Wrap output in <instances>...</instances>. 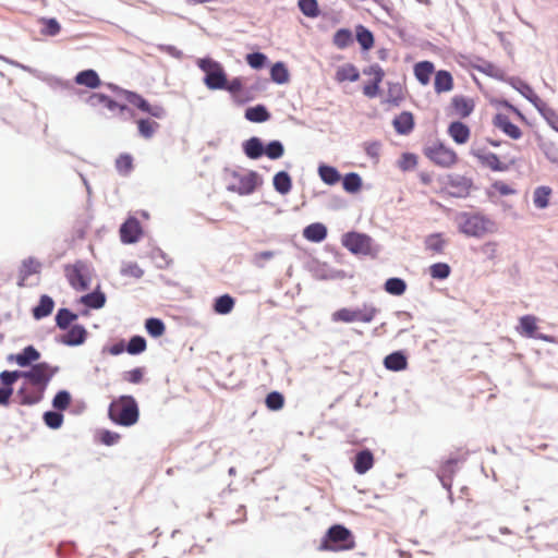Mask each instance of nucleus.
Returning <instances> with one entry per match:
<instances>
[{"instance_id": "51", "label": "nucleus", "mask_w": 558, "mask_h": 558, "mask_svg": "<svg viewBox=\"0 0 558 558\" xmlns=\"http://www.w3.org/2000/svg\"><path fill=\"white\" fill-rule=\"evenodd\" d=\"M147 348V341L143 336L134 335L126 342V352L131 355H138Z\"/></svg>"}, {"instance_id": "25", "label": "nucleus", "mask_w": 558, "mask_h": 558, "mask_svg": "<svg viewBox=\"0 0 558 558\" xmlns=\"http://www.w3.org/2000/svg\"><path fill=\"white\" fill-rule=\"evenodd\" d=\"M536 143L548 161L558 163V146L553 141L537 134Z\"/></svg>"}, {"instance_id": "19", "label": "nucleus", "mask_w": 558, "mask_h": 558, "mask_svg": "<svg viewBox=\"0 0 558 558\" xmlns=\"http://www.w3.org/2000/svg\"><path fill=\"white\" fill-rule=\"evenodd\" d=\"M392 125L397 134L409 135L415 126L414 116L410 111H402L392 120Z\"/></svg>"}, {"instance_id": "47", "label": "nucleus", "mask_w": 558, "mask_h": 558, "mask_svg": "<svg viewBox=\"0 0 558 558\" xmlns=\"http://www.w3.org/2000/svg\"><path fill=\"white\" fill-rule=\"evenodd\" d=\"M35 275V256H28L23 260L19 269L17 286L24 287L27 277Z\"/></svg>"}, {"instance_id": "43", "label": "nucleus", "mask_w": 558, "mask_h": 558, "mask_svg": "<svg viewBox=\"0 0 558 558\" xmlns=\"http://www.w3.org/2000/svg\"><path fill=\"white\" fill-rule=\"evenodd\" d=\"M160 124L147 118L137 120L138 133L142 137L149 140L154 136L155 132L159 129Z\"/></svg>"}, {"instance_id": "9", "label": "nucleus", "mask_w": 558, "mask_h": 558, "mask_svg": "<svg viewBox=\"0 0 558 558\" xmlns=\"http://www.w3.org/2000/svg\"><path fill=\"white\" fill-rule=\"evenodd\" d=\"M424 155L435 165L442 168H450L457 162L458 156L454 150L437 142L424 148Z\"/></svg>"}, {"instance_id": "15", "label": "nucleus", "mask_w": 558, "mask_h": 558, "mask_svg": "<svg viewBox=\"0 0 558 558\" xmlns=\"http://www.w3.org/2000/svg\"><path fill=\"white\" fill-rule=\"evenodd\" d=\"M9 364H16L19 367L24 368L35 364V344H28L17 353H10L7 355Z\"/></svg>"}, {"instance_id": "28", "label": "nucleus", "mask_w": 558, "mask_h": 558, "mask_svg": "<svg viewBox=\"0 0 558 558\" xmlns=\"http://www.w3.org/2000/svg\"><path fill=\"white\" fill-rule=\"evenodd\" d=\"M434 88L437 94L450 92L453 88V77L447 70H439L435 73Z\"/></svg>"}, {"instance_id": "40", "label": "nucleus", "mask_w": 558, "mask_h": 558, "mask_svg": "<svg viewBox=\"0 0 558 558\" xmlns=\"http://www.w3.org/2000/svg\"><path fill=\"white\" fill-rule=\"evenodd\" d=\"M31 385L23 383L15 393V402L20 405H34L35 404V390L29 388Z\"/></svg>"}, {"instance_id": "45", "label": "nucleus", "mask_w": 558, "mask_h": 558, "mask_svg": "<svg viewBox=\"0 0 558 558\" xmlns=\"http://www.w3.org/2000/svg\"><path fill=\"white\" fill-rule=\"evenodd\" d=\"M145 329L153 338H159L166 332V325L162 319L149 317L145 320Z\"/></svg>"}, {"instance_id": "53", "label": "nucleus", "mask_w": 558, "mask_h": 558, "mask_svg": "<svg viewBox=\"0 0 558 558\" xmlns=\"http://www.w3.org/2000/svg\"><path fill=\"white\" fill-rule=\"evenodd\" d=\"M466 458H460L458 456L449 457L439 468L437 476H454L457 473V464L460 461H464Z\"/></svg>"}, {"instance_id": "63", "label": "nucleus", "mask_w": 558, "mask_h": 558, "mask_svg": "<svg viewBox=\"0 0 558 558\" xmlns=\"http://www.w3.org/2000/svg\"><path fill=\"white\" fill-rule=\"evenodd\" d=\"M538 112L550 128L558 132V113L547 104L543 108H538Z\"/></svg>"}, {"instance_id": "18", "label": "nucleus", "mask_w": 558, "mask_h": 558, "mask_svg": "<svg viewBox=\"0 0 558 558\" xmlns=\"http://www.w3.org/2000/svg\"><path fill=\"white\" fill-rule=\"evenodd\" d=\"M243 154L252 160L264 157L265 143L258 136H251L242 143Z\"/></svg>"}, {"instance_id": "44", "label": "nucleus", "mask_w": 558, "mask_h": 558, "mask_svg": "<svg viewBox=\"0 0 558 558\" xmlns=\"http://www.w3.org/2000/svg\"><path fill=\"white\" fill-rule=\"evenodd\" d=\"M123 97L130 105L134 106L144 113H146V111L149 109L148 100L136 92L125 90L123 92Z\"/></svg>"}, {"instance_id": "3", "label": "nucleus", "mask_w": 558, "mask_h": 558, "mask_svg": "<svg viewBox=\"0 0 558 558\" xmlns=\"http://www.w3.org/2000/svg\"><path fill=\"white\" fill-rule=\"evenodd\" d=\"M355 547L354 535L343 524L331 525L323 536L318 546L324 551H344Z\"/></svg>"}, {"instance_id": "56", "label": "nucleus", "mask_w": 558, "mask_h": 558, "mask_svg": "<svg viewBox=\"0 0 558 558\" xmlns=\"http://www.w3.org/2000/svg\"><path fill=\"white\" fill-rule=\"evenodd\" d=\"M246 63L254 70H262L268 65V57L260 51L250 52L245 57Z\"/></svg>"}, {"instance_id": "12", "label": "nucleus", "mask_w": 558, "mask_h": 558, "mask_svg": "<svg viewBox=\"0 0 558 558\" xmlns=\"http://www.w3.org/2000/svg\"><path fill=\"white\" fill-rule=\"evenodd\" d=\"M508 83L518 90L526 100H529L537 110L543 108L546 102L543 101L534 92V89L523 80L515 76H509Z\"/></svg>"}, {"instance_id": "2", "label": "nucleus", "mask_w": 558, "mask_h": 558, "mask_svg": "<svg viewBox=\"0 0 558 558\" xmlns=\"http://www.w3.org/2000/svg\"><path fill=\"white\" fill-rule=\"evenodd\" d=\"M109 420L119 426L131 427L140 420V408L131 395H122L113 399L108 407Z\"/></svg>"}, {"instance_id": "22", "label": "nucleus", "mask_w": 558, "mask_h": 558, "mask_svg": "<svg viewBox=\"0 0 558 558\" xmlns=\"http://www.w3.org/2000/svg\"><path fill=\"white\" fill-rule=\"evenodd\" d=\"M74 82L77 85L85 86L90 89L98 88L101 85V80L98 75V73L94 69H86L83 71H80L75 77Z\"/></svg>"}, {"instance_id": "16", "label": "nucleus", "mask_w": 558, "mask_h": 558, "mask_svg": "<svg viewBox=\"0 0 558 558\" xmlns=\"http://www.w3.org/2000/svg\"><path fill=\"white\" fill-rule=\"evenodd\" d=\"M493 124L512 140H519L522 136L521 129L504 113H497L493 119Z\"/></svg>"}, {"instance_id": "27", "label": "nucleus", "mask_w": 558, "mask_h": 558, "mask_svg": "<svg viewBox=\"0 0 558 558\" xmlns=\"http://www.w3.org/2000/svg\"><path fill=\"white\" fill-rule=\"evenodd\" d=\"M78 319V314L74 313L68 307H61L58 310L54 322L56 327H58L60 330H66L71 326L75 325L74 322Z\"/></svg>"}, {"instance_id": "48", "label": "nucleus", "mask_w": 558, "mask_h": 558, "mask_svg": "<svg viewBox=\"0 0 558 558\" xmlns=\"http://www.w3.org/2000/svg\"><path fill=\"white\" fill-rule=\"evenodd\" d=\"M551 189L545 185L537 186L533 194V202L535 207L544 209L549 205V196Z\"/></svg>"}, {"instance_id": "14", "label": "nucleus", "mask_w": 558, "mask_h": 558, "mask_svg": "<svg viewBox=\"0 0 558 558\" xmlns=\"http://www.w3.org/2000/svg\"><path fill=\"white\" fill-rule=\"evenodd\" d=\"M472 155L478 159L482 166L489 168L495 172H505L509 170V165L501 162L495 153H485L483 149L472 150Z\"/></svg>"}, {"instance_id": "32", "label": "nucleus", "mask_w": 558, "mask_h": 558, "mask_svg": "<svg viewBox=\"0 0 558 558\" xmlns=\"http://www.w3.org/2000/svg\"><path fill=\"white\" fill-rule=\"evenodd\" d=\"M272 185L276 192L287 195L292 190V178L284 171H278L272 178Z\"/></svg>"}, {"instance_id": "39", "label": "nucleus", "mask_w": 558, "mask_h": 558, "mask_svg": "<svg viewBox=\"0 0 558 558\" xmlns=\"http://www.w3.org/2000/svg\"><path fill=\"white\" fill-rule=\"evenodd\" d=\"M336 80L338 82H356L360 80V72L357 68L352 63H347L338 68L336 72Z\"/></svg>"}, {"instance_id": "17", "label": "nucleus", "mask_w": 558, "mask_h": 558, "mask_svg": "<svg viewBox=\"0 0 558 558\" xmlns=\"http://www.w3.org/2000/svg\"><path fill=\"white\" fill-rule=\"evenodd\" d=\"M374 462L373 452L368 448H364L355 453L353 458V469L357 474L363 475L373 468Z\"/></svg>"}, {"instance_id": "6", "label": "nucleus", "mask_w": 558, "mask_h": 558, "mask_svg": "<svg viewBox=\"0 0 558 558\" xmlns=\"http://www.w3.org/2000/svg\"><path fill=\"white\" fill-rule=\"evenodd\" d=\"M341 244L353 255H376L374 240L371 235L357 231H348L341 238Z\"/></svg>"}, {"instance_id": "54", "label": "nucleus", "mask_w": 558, "mask_h": 558, "mask_svg": "<svg viewBox=\"0 0 558 558\" xmlns=\"http://www.w3.org/2000/svg\"><path fill=\"white\" fill-rule=\"evenodd\" d=\"M521 335L526 338H534L537 331L536 317L533 315H524L520 318Z\"/></svg>"}, {"instance_id": "38", "label": "nucleus", "mask_w": 558, "mask_h": 558, "mask_svg": "<svg viewBox=\"0 0 558 558\" xmlns=\"http://www.w3.org/2000/svg\"><path fill=\"white\" fill-rule=\"evenodd\" d=\"M387 98L386 102L391 104L392 106L398 107L401 101L404 99L403 87L399 82H388L387 83Z\"/></svg>"}, {"instance_id": "29", "label": "nucleus", "mask_w": 558, "mask_h": 558, "mask_svg": "<svg viewBox=\"0 0 558 558\" xmlns=\"http://www.w3.org/2000/svg\"><path fill=\"white\" fill-rule=\"evenodd\" d=\"M355 38L363 52L371 50L375 44L373 32L362 24L355 26Z\"/></svg>"}, {"instance_id": "24", "label": "nucleus", "mask_w": 558, "mask_h": 558, "mask_svg": "<svg viewBox=\"0 0 558 558\" xmlns=\"http://www.w3.org/2000/svg\"><path fill=\"white\" fill-rule=\"evenodd\" d=\"M448 133L451 138L459 145L465 144L470 138V128L461 122L453 121L449 124Z\"/></svg>"}, {"instance_id": "57", "label": "nucleus", "mask_w": 558, "mask_h": 558, "mask_svg": "<svg viewBox=\"0 0 558 558\" xmlns=\"http://www.w3.org/2000/svg\"><path fill=\"white\" fill-rule=\"evenodd\" d=\"M71 400H72V396H71L70 391H68L65 389H61L54 395V397L52 399V402H51L52 408H53V410L63 412L64 410H66L69 408Z\"/></svg>"}, {"instance_id": "60", "label": "nucleus", "mask_w": 558, "mask_h": 558, "mask_svg": "<svg viewBox=\"0 0 558 558\" xmlns=\"http://www.w3.org/2000/svg\"><path fill=\"white\" fill-rule=\"evenodd\" d=\"M450 274L451 267L447 263H435L429 267V275L436 280H445Z\"/></svg>"}, {"instance_id": "64", "label": "nucleus", "mask_w": 558, "mask_h": 558, "mask_svg": "<svg viewBox=\"0 0 558 558\" xmlns=\"http://www.w3.org/2000/svg\"><path fill=\"white\" fill-rule=\"evenodd\" d=\"M313 275L318 280L335 279V271L331 270L326 263H317L316 267L312 268Z\"/></svg>"}, {"instance_id": "10", "label": "nucleus", "mask_w": 558, "mask_h": 558, "mask_svg": "<svg viewBox=\"0 0 558 558\" xmlns=\"http://www.w3.org/2000/svg\"><path fill=\"white\" fill-rule=\"evenodd\" d=\"M445 189L449 196L456 198H465L473 187V180L461 174H447L444 179Z\"/></svg>"}, {"instance_id": "4", "label": "nucleus", "mask_w": 558, "mask_h": 558, "mask_svg": "<svg viewBox=\"0 0 558 558\" xmlns=\"http://www.w3.org/2000/svg\"><path fill=\"white\" fill-rule=\"evenodd\" d=\"M197 66L204 72L203 83L208 89H223L228 75L220 62L205 57L197 60Z\"/></svg>"}, {"instance_id": "26", "label": "nucleus", "mask_w": 558, "mask_h": 558, "mask_svg": "<svg viewBox=\"0 0 558 558\" xmlns=\"http://www.w3.org/2000/svg\"><path fill=\"white\" fill-rule=\"evenodd\" d=\"M244 118L253 123H263L271 118V114L265 105L258 104L245 109Z\"/></svg>"}, {"instance_id": "55", "label": "nucleus", "mask_w": 558, "mask_h": 558, "mask_svg": "<svg viewBox=\"0 0 558 558\" xmlns=\"http://www.w3.org/2000/svg\"><path fill=\"white\" fill-rule=\"evenodd\" d=\"M54 308V301L48 294H43L37 303V319L49 316Z\"/></svg>"}, {"instance_id": "23", "label": "nucleus", "mask_w": 558, "mask_h": 558, "mask_svg": "<svg viewBox=\"0 0 558 558\" xmlns=\"http://www.w3.org/2000/svg\"><path fill=\"white\" fill-rule=\"evenodd\" d=\"M328 234L327 227L322 222H313L303 230V236L313 243L323 242Z\"/></svg>"}, {"instance_id": "52", "label": "nucleus", "mask_w": 558, "mask_h": 558, "mask_svg": "<svg viewBox=\"0 0 558 558\" xmlns=\"http://www.w3.org/2000/svg\"><path fill=\"white\" fill-rule=\"evenodd\" d=\"M43 421L47 427L59 429L63 424L64 415L60 411L49 410L43 414Z\"/></svg>"}, {"instance_id": "11", "label": "nucleus", "mask_w": 558, "mask_h": 558, "mask_svg": "<svg viewBox=\"0 0 558 558\" xmlns=\"http://www.w3.org/2000/svg\"><path fill=\"white\" fill-rule=\"evenodd\" d=\"M64 331L56 337V341L66 347L82 345L88 337L87 329L81 324H75Z\"/></svg>"}, {"instance_id": "20", "label": "nucleus", "mask_w": 558, "mask_h": 558, "mask_svg": "<svg viewBox=\"0 0 558 558\" xmlns=\"http://www.w3.org/2000/svg\"><path fill=\"white\" fill-rule=\"evenodd\" d=\"M78 302L82 303L84 306L90 310H100L106 305L107 296L106 294L100 290V287L98 286L95 290H93L89 293H86L82 295L78 299Z\"/></svg>"}, {"instance_id": "42", "label": "nucleus", "mask_w": 558, "mask_h": 558, "mask_svg": "<svg viewBox=\"0 0 558 558\" xmlns=\"http://www.w3.org/2000/svg\"><path fill=\"white\" fill-rule=\"evenodd\" d=\"M43 26L40 34L54 37L61 32V25L56 17H40L37 20Z\"/></svg>"}, {"instance_id": "49", "label": "nucleus", "mask_w": 558, "mask_h": 558, "mask_svg": "<svg viewBox=\"0 0 558 558\" xmlns=\"http://www.w3.org/2000/svg\"><path fill=\"white\" fill-rule=\"evenodd\" d=\"M298 7L306 17L316 19L320 15V9L317 0H299Z\"/></svg>"}, {"instance_id": "5", "label": "nucleus", "mask_w": 558, "mask_h": 558, "mask_svg": "<svg viewBox=\"0 0 558 558\" xmlns=\"http://www.w3.org/2000/svg\"><path fill=\"white\" fill-rule=\"evenodd\" d=\"M64 276L75 291H86L90 287L92 268L86 260L77 259L73 264L64 265Z\"/></svg>"}, {"instance_id": "21", "label": "nucleus", "mask_w": 558, "mask_h": 558, "mask_svg": "<svg viewBox=\"0 0 558 558\" xmlns=\"http://www.w3.org/2000/svg\"><path fill=\"white\" fill-rule=\"evenodd\" d=\"M384 366L386 367V369L392 372L404 371L408 367V356L401 350L393 351L385 356Z\"/></svg>"}, {"instance_id": "62", "label": "nucleus", "mask_w": 558, "mask_h": 558, "mask_svg": "<svg viewBox=\"0 0 558 558\" xmlns=\"http://www.w3.org/2000/svg\"><path fill=\"white\" fill-rule=\"evenodd\" d=\"M37 365H39L40 381L45 384H49L51 378L60 371L59 366H51L47 362H37Z\"/></svg>"}, {"instance_id": "59", "label": "nucleus", "mask_w": 558, "mask_h": 558, "mask_svg": "<svg viewBox=\"0 0 558 558\" xmlns=\"http://www.w3.org/2000/svg\"><path fill=\"white\" fill-rule=\"evenodd\" d=\"M445 245L446 240H444L441 233H433L425 239L426 248L435 253H442Z\"/></svg>"}, {"instance_id": "31", "label": "nucleus", "mask_w": 558, "mask_h": 558, "mask_svg": "<svg viewBox=\"0 0 558 558\" xmlns=\"http://www.w3.org/2000/svg\"><path fill=\"white\" fill-rule=\"evenodd\" d=\"M435 72V66L432 61H420L414 65V75L420 84L427 85L430 81V75Z\"/></svg>"}, {"instance_id": "50", "label": "nucleus", "mask_w": 558, "mask_h": 558, "mask_svg": "<svg viewBox=\"0 0 558 558\" xmlns=\"http://www.w3.org/2000/svg\"><path fill=\"white\" fill-rule=\"evenodd\" d=\"M333 45L339 49H345L353 43V34L349 28H339L332 38Z\"/></svg>"}, {"instance_id": "37", "label": "nucleus", "mask_w": 558, "mask_h": 558, "mask_svg": "<svg viewBox=\"0 0 558 558\" xmlns=\"http://www.w3.org/2000/svg\"><path fill=\"white\" fill-rule=\"evenodd\" d=\"M407 287L405 280L399 277H390L384 283V290L395 296L404 294Z\"/></svg>"}, {"instance_id": "36", "label": "nucleus", "mask_w": 558, "mask_h": 558, "mask_svg": "<svg viewBox=\"0 0 558 558\" xmlns=\"http://www.w3.org/2000/svg\"><path fill=\"white\" fill-rule=\"evenodd\" d=\"M476 69L477 71L486 74L489 77L508 83L509 77L507 76L506 72L502 69L495 65L493 62L483 61L481 65L476 66Z\"/></svg>"}, {"instance_id": "13", "label": "nucleus", "mask_w": 558, "mask_h": 558, "mask_svg": "<svg viewBox=\"0 0 558 558\" xmlns=\"http://www.w3.org/2000/svg\"><path fill=\"white\" fill-rule=\"evenodd\" d=\"M141 234V223L134 217L126 219L120 227V239L124 244L136 243L140 240Z\"/></svg>"}, {"instance_id": "8", "label": "nucleus", "mask_w": 558, "mask_h": 558, "mask_svg": "<svg viewBox=\"0 0 558 558\" xmlns=\"http://www.w3.org/2000/svg\"><path fill=\"white\" fill-rule=\"evenodd\" d=\"M379 313V308L374 306L373 304L364 303L362 307L356 308H348L342 307L336 311L332 314L333 322H343V323H353V322H362V323H371L376 315Z\"/></svg>"}, {"instance_id": "7", "label": "nucleus", "mask_w": 558, "mask_h": 558, "mask_svg": "<svg viewBox=\"0 0 558 558\" xmlns=\"http://www.w3.org/2000/svg\"><path fill=\"white\" fill-rule=\"evenodd\" d=\"M225 171L238 181V183H229L227 191L242 196L254 193L257 186L263 183L260 175L254 170L247 171L246 174H241L238 170H230L228 168Z\"/></svg>"}, {"instance_id": "35", "label": "nucleus", "mask_w": 558, "mask_h": 558, "mask_svg": "<svg viewBox=\"0 0 558 558\" xmlns=\"http://www.w3.org/2000/svg\"><path fill=\"white\" fill-rule=\"evenodd\" d=\"M318 174L320 180L327 185H335L341 179V174L337 168L325 163L319 165Z\"/></svg>"}, {"instance_id": "41", "label": "nucleus", "mask_w": 558, "mask_h": 558, "mask_svg": "<svg viewBox=\"0 0 558 558\" xmlns=\"http://www.w3.org/2000/svg\"><path fill=\"white\" fill-rule=\"evenodd\" d=\"M362 178L356 172H349L342 178V187L350 194H355L362 189Z\"/></svg>"}, {"instance_id": "33", "label": "nucleus", "mask_w": 558, "mask_h": 558, "mask_svg": "<svg viewBox=\"0 0 558 558\" xmlns=\"http://www.w3.org/2000/svg\"><path fill=\"white\" fill-rule=\"evenodd\" d=\"M235 305V299L230 294L226 293L217 296L214 300L213 310L219 315H228L232 312Z\"/></svg>"}, {"instance_id": "30", "label": "nucleus", "mask_w": 558, "mask_h": 558, "mask_svg": "<svg viewBox=\"0 0 558 558\" xmlns=\"http://www.w3.org/2000/svg\"><path fill=\"white\" fill-rule=\"evenodd\" d=\"M451 105L461 118H468L474 110V101L462 95H457L451 99Z\"/></svg>"}, {"instance_id": "34", "label": "nucleus", "mask_w": 558, "mask_h": 558, "mask_svg": "<svg viewBox=\"0 0 558 558\" xmlns=\"http://www.w3.org/2000/svg\"><path fill=\"white\" fill-rule=\"evenodd\" d=\"M270 80L278 85H282L289 82L290 73L287 64L283 61H277L271 65Z\"/></svg>"}, {"instance_id": "61", "label": "nucleus", "mask_w": 558, "mask_h": 558, "mask_svg": "<svg viewBox=\"0 0 558 558\" xmlns=\"http://www.w3.org/2000/svg\"><path fill=\"white\" fill-rule=\"evenodd\" d=\"M116 169L123 175L129 174L133 169V157L130 154H121L116 159Z\"/></svg>"}, {"instance_id": "58", "label": "nucleus", "mask_w": 558, "mask_h": 558, "mask_svg": "<svg viewBox=\"0 0 558 558\" xmlns=\"http://www.w3.org/2000/svg\"><path fill=\"white\" fill-rule=\"evenodd\" d=\"M265 405L270 411H279L284 405V396L277 390L270 391L265 398Z\"/></svg>"}, {"instance_id": "46", "label": "nucleus", "mask_w": 558, "mask_h": 558, "mask_svg": "<svg viewBox=\"0 0 558 558\" xmlns=\"http://www.w3.org/2000/svg\"><path fill=\"white\" fill-rule=\"evenodd\" d=\"M284 155V145L279 140L269 141L265 144L264 156L270 160L280 159Z\"/></svg>"}, {"instance_id": "1", "label": "nucleus", "mask_w": 558, "mask_h": 558, "mask_svg": "<svg viewBox=\"0 0 558 558\" xmlns=\"http://www.w3.org/2000/svg\"><path fill=\"white\" fill-rule=\"evenodd\" d=\"M460 233L481 239L487 233H494L497 230L496 222L480 211H460L454 217Z\"/></svg>"}]
</instances>
